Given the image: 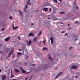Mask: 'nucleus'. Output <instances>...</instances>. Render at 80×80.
I'll use <instances>...</instances> for the list:
<instances>
[{"instance_id":"f257e3e1","label":"nucleus","mask_w":80,"mask_h":80,"mask_svg":"<svg viewBox=\"0 0 80 80\" xmlns=\"http://www.w3.org/2000/svg\"><path fill=\"white\" fill-rule=\"evenodd\" d=\"M2 80H5L7 78V76L5 75H2Z\"/></svg>"},{"instance_id":"f03ea898","label":"nucleus","mask_w":80,"mask_h":80,"mask_svg":"<svg viewBox=\"0 0 80 80\" xmlns=\"http://www.w3.org/2000/svg\"><path fill=\"white\" fill-rule=\"evenodd\" d=\"M20 69L22 71V73H26V71L23 69L22 68V67L20 68Z\"/></svg>"},{"instance_id":"7ed1b4c3","label":"nucleus","mask_w":80,"mask_h":80,"mask_svg":"<svg viewBox=\"0 0 80 80\" xmlns=\"http://www.w3.org/2000/svg\"><path fill=\"white\" fill-rule=\"evenodd\" d=\"M78 67L77 66H72V69H77V68Z\"/></svg>"},{"instance_id":"20e7f679","label":"nucleus","mask_w":80,"mask_h":80,"mask_svg":"<svg viewBox=\"0 0 80 80\" xmlns=\"http://www.w3.org/2000/svg\"><path fill=\"white\" fill-rule=\"evenodd\" d=\"M10 40V37H8L5 38L4 40L5 42H8V41Z\"/></svg>"},{"instance_id":"39448f33","label":"nucleus","mask_w":80,"mask_h":80,"mask_svg":"<svg viewBox=\"0 0 80 80\" xmlns=\"http://www.w3.org/2000/svg\"><path fill=\"white\" fill-rule=\"evenodd\" d=\"M27 43L28 45V46H30L31 45V43H32V41L31 40H30L29 42L27 41Z\"/></svg>"},{"instance_id":"423d86ee","label":"nucleus","mask_w":80,"mask_h":80,"mask_svg":"<svg viewBox=\"0 0 80 80\" xmlns=\"http://www.w3.org/2000/svg\"><path fill=\"white\" fill-rule=\"evenodd\" d=\"M33 35H34L33 34V33L30 32L29 33V35L28 36V37H33Z\"/></svg>"},{"instance_id":"0eeeda50","label":"nucleus","mask_w":80,"mask_h":80,"mask_svg":"<svg viewBox=\"0 0 80 80\" xmlns=\"http://www.w3.org/2000/svg\"><path fill=\"white\" fill-rule=\"evenodd\" d=\"M43 11L44 12H48V8H44L43 9Z\"/></svg>"},{"instance_id":"6e6552de","label":"nucleus","mask_w":80,"mask_h":80,"mask_svg":"<svg viewBox=\"0 0 80 80\" xmlns=\"http://www.w3.org/2000/svg\"><path fill=\"white\" fill-rule=\"evenodd\" d=\"M50 39L51 41V44H53V38L51 37L50 38Z\"/></svg>"},{"instance_id":"1a4fd4ad","label":"nucleus","mask_w":80,"mask_h":80,"mask_svg":"<svg viewBox=\"0 0 80 80\" xmlns=\"http://www.w3.org/2000/svg\"><path fill=\"white\" fill-rule=\"evenodd\" d=\"M37 39H38V38L36 37L33 39V41L34 42H36L37 41Z\"/></svg>"},{"instance_id":"9d476101","label":"nucleus","mask_w":80,"mask_h":80,"mask_svg":"<svg viewBox=\"0 0 80 80\" xmlns=\"http://www.w3.org/2000/svg\"><path fill=\"white\" fill-rule=\"evenodd\" d=\"M61 73H62V72H60L59 74H58L56 76V77H55V78L56 79L57 78V77H58V76H60V75Z\"/></svg>"},{"instance_id":"9b49d317","label":"nucleus","mask_w":80,"mask_h":80,"mask_svg":"<svg viewBox=\"0 0 80 80\" xmlns=\"http://www.w3.org/2000/svg\"><path fill=\"white\" fill-rule=\"evenodd\" d=\"M12 27H13V30H16V29H17V28H18V27H14V26H13V25H12Z\"/></svg>"},{"instance_id":"f8f14e48","label":"nucleus","mask_w":80,"mask_h":80,"mask_svg":"<svg viewBox=\"0 0 80 80\" xmlns=\"http://www.w3.org/2000/svg\"><path fill=\"white\" fill-rule=\"evenodd\" d=\"M15 71L16 73L19 72V70L17 69H15Z\"/></svg>"},{"instance_id":"ddd939ff","label":"nucleus","mask_w":80,"mask_h":80,"mask_svg":"<svg viewBox=\"0 0 80 80\" xmlns=\"http://www.w3.org/2000/svg\"><path fill=\"white\" fill-rule=\"evenodd\" d=\"M41 34H42V31H40L39 32V33L38 34L37 36H40V35H41Z\"/></svg>"},{"instance_id":"4468645a","label":"nucleus","mask_w":80,"mask_h":80,"mask_svg":"<svg viewBox=\"0 0 80 80\" xmlns=\"http://www.w3.org/2000/svg\"><path fill=\"white\" fill-rule=\"evenodd\" d=\"M13 50H14L13 48L11 50V53H12V55H13Z\"/></svg>"},{"instance_id":"2eb2a0df","label":"nucleus","mask_w":80,"mask_h":80,"mask_svg":"<svg viewBox=\"0 0 80 80\" xmlns=\"http://www.w3.org/2000/svg\"><path fill=\"white\" fill-rule=\"evenodd\" d=\"M47 50V48H46V47H44L43 48V50Z\"/></svg>"},{"instance_id":"dca6fc26","label":"nucleus","mask_w":80,"mask_h":80,"mask_svg":"<svg viewBox=\"0 0 80 80\" xmlns=\"http://www.w3.org/2000/svg\"><path fill=\"white\" fill-rule=\"evenodd\" d=\"M17 55H18L21 56L22 55V53L20 52L17 53Z\"/></svg>"},{"instance_id":"f3484780","label":"nucleus","mask_w":80,"mask_h":80,"mask_svg":"<svg viewBox=\"0 0 80 80\" xmlns=\"http://www.w3.org/2000/svg\"><path fill=\"white\" fill-rule=\"evenodd\" d=\"M49 59L51 61L52 60V58H51L50 56H49Z\"/></svg>"},{"instance_id":"a211bd4d","label":"nucleus","mask_w":80,"mask_h":80,"mask_svg":"<svg viewBox=\"0 0 80 80\" xmlns=\"http://www.w3.org/2000/svg\"><path fill=\"white\" fill-rule=\"evenodd\" d=\"M54 2H55V3H57V0H53Z\"/></svg>"},{"instance_id":"6ab92c4d","label":"nucleus","mask_w":80,"mask_h":80,"mask_svg":"<svg viewBox=\"0 0 80 80\" xmlns=\"http://www.w3.org/2000/svg\"><path fill=\"white\" fill-rule=\"evenodd\" d=\"M11 53H12V51H10V52L9 53L8 57H9V56H10L11 55Z\"/></svg>"},{"instance_id":"aec40b11","label":"nucleus","mask_w":80,"mask_h":80,"mask_svg":"<svg viewBox=\"0 0 80 80\" xmlns=\"http://www.w3.org/2000/svg\"><path fill=\"white\" fill-rule=\"evenodd\" d=\"M60 14H63L64 13V12H60Z\"/></svg>"},{"instance_id":"412c9836","label":"nucleus","mask_w":80,"mask_h":80,"mask_svg":"<svg viewBox=\"0 0 80 80\" xmlns=\"http://www.w3.org/2000/svg\"><path fill=\"white\" fill-rule=\"evenodd\" d=\"M28 4H27L26 6V7H25V8H28Z\"/></svg>"},{"instance_id":"4be33fe9","label":"nucleus","mask_w":80,"mask_h":80,"mask_svg":"<svg viewBox=\"0 0 80 80\" xmlns=\"http://www.w3.org/2000/svg\"><path fill=\"white\" fill-rule=\"evenodd\" d=\"M28 5H32V4L31 3V2H28Z\"/></svg>"},{"instance_id":"5701e85b","label":"nucleus","mask_w":80,"mask_h":80,"mask_svg":"<svg viewBox=\"0 0 80 80\" xmlns=\"http://www.w3.org/2000/svg\"><path fill=\"white\" fill-rule=\"evenodd\" d=\"M5 29V28H2V30H1V31H3V30H4Z\"/></svg>"},{"instance_id":"b1692460","label":"nucleus","mask_w":80,"mask_h":80,"mask_svg":"<svg viewBox=\"0 0 80 80\" xmlns=\"http://www.w3.org/2000/svg\"><path fill=\"white\" fill-rule=\"evenodd\" d=\"M43 43L45 45V40H43Z\"/></svg>"},{"instance_id":"393cba45","label":"nucleus","mask_w":80,"mask_h":80,"mask_svg":"<svg viewBox=\"0 0 80 80\" xmlns=\"http://www.w3.org/2000/svg\"><path fill=\"white\" fill-rule=\"evenodd\" d=\"M67 35H68V33H66L65 35H64V36L65 37V36H67Z\"/></svg>"},{"instance_id":"a878e982","label":"nucleus","mask_w":80,"mask_h":80,"mask_svg":"<svg viewBox=\"0 0 80 80\" xmlns=\"http://www.w3.org/2000/svg\"><path fill=\"white\" fill-rule=\"evenodd\" d=\"M49 10H50V12H49L50 13V12H51V10H52V8H49Z\"/></svg>"},{"instance_id":"bb28decb","label":"nucleus","mask_w":80,"mask_h":80,"mask_svg":"<svg viewBox=\"0 0 80 80\" xmlns=\"http://www.w3.org/2000/svg\"><path fill=\"white\" fill-rule=\"evenodd\" d=\"M78 8H79L78 7V6H76V9L77 10H78Z\"/></svg>"},{"instance_id":"cd10ccee","label":"nucleus","mask_w":80,"mask_h":80,"mask_svg":"<svg viewBox=\"0 0 80 80\" xmlns=\"http://www.w3.org/2000/svg\"><path fill=\"white\" fill-rule=\"evenodd\" d=\"M65 31H62L61 32V33H65Z\"/></svg>"},{"instance_id":"c85d7f7f","label":"nucleus","mask_w":80,"mask_h":80,"mask_svg":"<svg viewBox=\"0 0 80 80\" xmlns=\"http://www.w3.org/2000/svg\"><path fill=\"white\" fill-rule=\"evenodd\" d=\"M0 53H1V54H3V52L2 51H0Z\"/></svg>"},{"instance_id":"c756f323","label":"nucleus","mask_w":80,"mask_h":80,"mask_svg":"<svg viewBox=\"0 0 80 80\" xmlns=\"http://www.w3.org/2000/svg\"><path fill=\"white\" fill-rule=\"evenodd\" d=\"M20 14L21 15H22V12H20Z\"/></svg>"},{"instance_id":"7c9ffc66","label":"nucleus","mask_w":80,"mask_h":80,"mask_svg":"<svg viewBox=\"0 0 80 80\" xmlns=\"http://www.w3.org/2000/svg\"><path fill=\"white\" fill-rule=\"evenodd\" d=\"M18 40H20V36L18 37Z\"/></svg>"},{"instance_id":"2f4dec72","label":"nucleus","mask_w":80,"mask_h":80,"mask_svg":"<svg viewBox=\"0 0 80 80\" xmlns=\"http://www.w3.org/2000/svg\"><path fill=\"white\" fill-rule=\"evenodd\" d=\"M14 75H13L11 77V78H12L13 77H14Z\"/></svg>"},{"instance_id":"473e14b6","label":"nucleus","mask_w":80,"mask_h":80,"mask_svg":"<svg viewBox=\"0 0 80 80\" xmlns=\"http://www.w3.org/2000/svg\"><path fill=\"white\" fill-rule=\"evenodd\" d=\"M32 65H33V67H35V66H36V65L34 64H32Z\"/></svg>"},{"instance_id":"72a5a7b5","label":"nucleus","mask_w":80,"mask_h":80,"mask_svg":"<svg viewBox=\"0 0 80 80\" xmlns=\"http://www.w3.org/2000/svg\"><path fill=\"white\" fill-rule=\"evenodd\" d=\"M75 23H78V21H75Z\"/></svg>"},{"instance_id":"f704fd0d","label":"nucleus","mask_w":80,"mask_h":80,"mask_svg":"<svg viewBox=\"0 0 80 80\" xmlns=\"http://www.w3.org/2000/svg\"><path fill=\"white\" fill-rule=\"evenodd\" d=\"M9 18H10V19H12V16H10Z\"/></svg>"},{"instance_id":"c9c22d12","label":"nucleus","mask_w":80,"mask_h":80,"mask_svg":"<svg viewBox=\"0 0 80 80\" xmlns=\"http://www.w3.org/2000/svg\"><path fill=\"white\" fill-rule=\"evenodd\" d=\"M58 1L60 2H62V0H58Z\"/></svg>"},{"instance_id":"e433bc0d","label":"nucleus","mask_w":80,"mask_h":80,"mask_svg":"<svg viewBox=\"0 0 80 80\" xmlns=\"http://www.w3.org/2000/svg\"><path fill=\"white\" fill-rule=\"evenodd\" d=\"M30 0H28V3H27V4H28V3L30 2Z\"/></svg>"},{"instance_id":"4c0bfd02","label":"nucleus","mask_w":80,"mask_h":80,"mask_svg":"<svg viewBox=\"0 0 80 80\" xmlns=\"http://www.w3.org/2000/svg\"><path fill=\"white\" fill-rule=\"evenodd\" d=\"M73 48L72 47H71L70 48H69V50H70V49H72V48Z\"/></svg>"},{"instance_id":"58836bf2","label":"nucleus","mask_w":80,"mask_h":80,"mask_svg":"<svg viewBox=\"0 0 80 80\" xmlns=\"http://www.w3.org/2000/svg\"><path fill=\"white\" fill-rule=\"evenodd\" d=\"M19 51H20V52H21V51H22V49H19Z\"/></svg>"},{"instance_id":"ea45409f","label":"nucleus","mask_w":80,"mask_h":80,"mask_svg":"<svg viewBox=\"0 0 80 80\" xmlns=\"http://www.w3.org/2000/svg\"><path fill=\"white\" fill-rule=\"evenodd\" d=\"M24 63L26 65H27V62H25Z\"/></svg>"},{"instance_id":"a19ab883","label":"nucleus","mask_w":80,"mask_h":80,"mask_svg":"<svg viewBox=\"0 0 80 80\" xmlns=\"http://www.w3.org/2000/svg\"><path fill=\"white\" fill-rule=\"evenodd\" d=\"M15 55H13L12 57V58H14V57H15Z\"/></svg>"},{"instance_id":"79ce46f5","label":"nucleus","mask_w":80,"mask_h":80,"mask_svg":"<svg viewBox=\"0 0 80 80\" xmlns=\"http://www.w3.org/2000/svg\"><path fill=\"white\" fill-rule=\"evenodd\" d=\"M31 25H32V26H33V23H32Z\"/></svg>"},{"instance_id":"37998d69","label":"nucleus","mask_w":80,"mask_h":80,"mask_svg":"<svg viewBox=\"0 0 80 80\" xmlns=\"http://www.w3.org/2000/svg\"><path fill=\"white\" fill-rule=\"evenodd\" d=\"M1 72H2V70L1 69H0V73H1Z\"/></svg>"},{"instance_id":"c03bdc74","label":"nucleus","mask_w":80,"mask_h":80,"mask_svg":"<svg viewBox=\"0 0 80 80\" xmlns=\"http://www.w3.org/2000/svg\"><path fill=\"white\" fill-rule=\"evenodd\" d=\"M76 78H78V76H76Z\"/></svg>"},{"instance_id":"a18cd8bd","label":"nucleus","mask_w":80,"mask_h":80,"mask_svg":"<svg viewBox=\"0 0 80 80\" xmlns=\"http://www.w3.org/2000/svg\"><path fill=\"white\" fill-rule=\"evenodd\" d=\"M32 78H31L29 79V80H31V79H32Z\"/></svg>"},{"instance_id":"49530a36","label":"nucleus","mask_w":80,"mask_h":80,"mask_svg":"<svg viewBox=\"0 0 80 80\" xmlns=\"http://www.w3.org/2000/svg\"><path fill=\"white\" fill-rule=\"evenodd\" d=\"M70 24H68V26H70Z\"/></svg>"},{"instance_id":"de8ad7c7","label":"nucleus","mask_w":80,"mask_h":80,"mask_svg":"<svg viewBox=\"0 0 80 80\" xmlns=\"http://www.w3.org/2000/svg\"><path fill=\"white\" fill-rule=\"evenodd\" d=\"M25 80H27V78H26Z\"/></svg>"},{"instance_id":"09e8293b","label":"nucleus","mask_w":80,"mask_h":80,"mask_svg":"<svg viewBox=\"0 0 80 80\" xmlns=\"http://www.w3.org/2000/svg\"><path fill=\"white\" fill-rule=\"evenodd\" d=\"M30 72H28L27 73H30Z\"/></svg>"},{"instance_id":"8fccbe9b","label":"nucleus","mask_w":80,"mask_h":80,"mask_svg":"<svg viewBox=\"0 0 80 80\" xmlns=\"http://www.w3.org/2000/svg\"><path fill=\"white\" fill-rule=\"evenodd\" d=\"M76 41H77V40H78V39H77L75 40Z\"/></svg>"},{"instance_id":"3c124183","label":"nucleus","mask_w":80,"mask_h":80,"mask_svg":"<svg viewBox=\"0 0 80 80\" xmlns=\"http://www.w3.org/2000/svg\"><path fill=\"white\" fill-rule=\"evenodd\" d=\"M48 19H50V18H48Z\"/></svg>"},{"instance_id":"603ef678","label":"nucleus","mask_w":80,"mask_h":80,"mask_svg":"<svg viewBox=\"0 0 80 80\" xmlns=\"http://www.w3.org/2000/svg\"><path fill=\"white\" fill-rule=\"evenodd\" d=\"M2 57H2H2H1V60H2Z\"/></svg>"},{"instance_id":"864d4df0","label":"nucleus","mask_w":80,"mask_h":80,"mask_svg":"<svg viewBox=\"0 0 80 80\" xmlns=\"http://www.w3.org/2000/svg\"><path fill=\"white\" fill-rule=\"evenodd\" d=\"M61 23H62V24H63V22H61Z\"/></svg>"},{"instance_id":"5fc2aeb1","label":"nucleus","mask_w":80,"mask_h":80,"mask_svg":"<svg viewBox=\"0 0 80 80\" xmlns=\"http://www.w3.org/2000/svg\"><path fill=\"white\" fill-rule=\"evenodd\" d=\"M18 11H19V12H20V10H18Z\"/></svg>"},{"instance_id":"6e6d98bb","label":"nucleus","mask_w":80,"mask_h":80,"mask_svg":"<svg viewBox=\"0 0 80 80\" xmlns=\"http://www.w3.org/2000/svg\"><path fill=\"white\" fill-rule=\"evenodd\" d=\"M11 75H12V72H11Z\"/></svg>"},{"instance_id":"4d7b16f0","label":"nucleus","mask_w":80,"mask_h":80,"mask_svg":"<svg viewBox=\"0 0 80 80\" xmlns=\"http://www.w3.org/2000/svg\"><path fill=\"white\" fill-rule=\"evenodd\" d=\"M0 46L1 47V46H2V44H0Z\"/></svg>"},{"instance_id":"13d9d810","label":"nucleus","mask_w":80,"mask_h":80,"mask_svg":"<svg viewBox=\"0 0 80 80\" xmlns=\"http://www.w3.org/2000/svg\"><path fill=\"white\" fill-rule=\"evenodd\" d=\"M70 29H71V28H69V29L70 30Z\"/></svg>"},{"instance_id":"bf43d9fd","label":"nucleus","mask_w":80,"mask_h":80,"mask_svg":"<svg viewBox=\"0 0 80 80\" xmlns=\"http://www.w3.org/2000/svg\"><path fill=\"white\" fill-rule=\"evenodd\" d=\"M38 10H37L36 11V12H38Z\"/></svg>"},{"instance_id":"052dcab7","label":"nucleus","mask_w":80,"mask_h":80,"mask_svg":"<svg viewBox=\"0 0 80 80\" xmlns=\"http://www.w3.org/2000/svg\"><path fill=\"white\" fill-rule=\"evenodd\" d=\"M76 1H77V0H75V2H76Z\"/></svg>"},{"instance_id":"680f3d73","label":"nucleus","mask_w":80,"mask_h":80,"mask_svg":"<svg viewBox=\"0 0 80 80\" xmlns=\"http://www.w3.org/2000/svg\"><path fill=\"white\" fill-rule=\"evenodd\" d=\"M12 80H15V79H12Z\"/></svg>"},{"instance_id":"e2e57ef3","label":"nucleus","mask_w":80,"mask_h":80,"mask_svg":"<svg viewBox=\"0 0 80 80\" xmlns=\"http://www.w3.org/2000/svg\"><path fill=\"white\" fill-rule=\"evenodd\" d=\"M25 12H26V10H25Z\"/></svg>"},{"instance_id":"0e129e2a","label":"nucleus","mask_w":80,"mask_h":80,"mask_svg":"<svg viewBox=\"0 0 80 80\" xmlns=\"http://www.w3.org/2000/svg\"><path fill=\"white\" fill-rule=\"evenodd\" d=\"M28 57H27V58Z\"/></svg>"},{"instance_id":"69168bd1","label":"nucleus","mask_w":80,"mask_h":80,"mask_svg":"<svg viewBox=\"0 0 80 80\" xmlns=\"http://www.w3.org/2000/svg\"><path fill=\"white\" fill-rule=\"evenodd\" d=\"M33 77V75L31 76V77Z\"/></svg>"},{"instance_id":"338daca9","label":"nucleus","mask_w":80,"mask_h":80,"mask_svg":"<svg viewBox=\"0 0 80 80\" xmlns=\"http://www.w3.org/2000/svg\"><path fill=\"white\" fill-rule=\"evenodd\" d=\"M58 4H60V3L58 2Z\"/></svg>"},{"instance_id":"774afa93","label":"nucleus","mask_w":80,"mask_h":80,"mask_svg":"<svg viewBox=\"0 0 80 80\" xmlns=\"http://www.w3.org/2000/svg\"><path fill=\"white\" fill-rule=\"evenodd\" d=\"M39 43H41V42H39Z\"/></svg>"}]
</instances>
